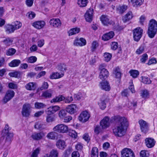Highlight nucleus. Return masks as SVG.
<instances>
[{
    "label": "nucleus",
    "mask_w": 157,
    "mask_h": 157,
    "mask_svg": "<svg viewBox=\"0 0 157 157\" xmlns=\"http://www.w3.org/2000/svg\"><path fill=\"white\" fill-rule=\"evenodd\" d=\"M115 127L113 132L116 136L121 137L124 135L126 132L128 122L127 118L120 116L114 117Z\"/></svg>",
    "instance_id": "nucleus-1"
},
{
    "label": "nucleus",
    "mask_w": 157,
    "mask_h": 157,
    "mask_svg": "<svg viewBox=\"0 0 157 157\" xmlns=\"http://www.w3.org/2000/svg\"><path fill=\"white\" fill-rule=\"evenodd\" d=\"M157 32V22L154 19L149 21L147 31L148 36L151 38H153Z\"/></svg>",
    "instance_id": "nucleus-2"
},
{
    "label": "nucleus",
    "mask_w": 157,
    "mask_h": 157,
    "mask_svg": "<svg viewBox=\"0 0 157 157\" xmlns=\"http://www.w3.org/2000/svg\"><path fill=\"white\" fill-rule=\"evenodd\" d=\"M53 130L55 132L64 133L67 132L69 131V128L67 125L63 124H60L55 126Z\"/></svg>",
    "instance_id": "nucleus-3"
},
{
    "label": "nucleus",
    "mask_w": 157,
    "mask_h": 157,
    "mask_svg": "<svg viewBox=\"0 0 157 157\" xmlns=\"http://www.w3.org/2000/svg\"><path fill=\"white\" fill-rule=\"evenodd\" d=\"M106 66L105 64H101L99 67V69L101 70L99 77L100 79H105L108 77L109 75V72L106 69L104 68Z\"/></svg>",
    "instance_id": "nucleus-4"
},
{
    "label": "nucleus",
    "mask_w": 157,
    "mask_h": 157,
    "mask_svg": "<svg viewBox=\"0 0 157 157\" xmlns=\"http://www.w3.org/2000/svg\"><path fill=\"white\" fill-rule=\"evenodd\" d=\"M143 30L140 28H137L133 31V38L135 41H138L141 38Z\"/></svg>",
    "instance_id": "nucleus-5"
},
{
    "label": "nucleus",
    "mask_w": 157,
    "mask_h": 157,
    "mask_svg": "<svg viewBox=\"0 0 157 157\" xmlns=\"http://www.w3.org/2000/svg\"><path fill=\"white\" fill-rule=\"evenodd\" d=\"M121 157H135L133 151L130 149L124 148L121 151Z\"/></svg>",
    "instance_id": "nucleus-6"
},
{
    "label": "nucleus",
    "mask_w": 157,
    "mask_h": 157,
    "mask_svg": "<svg viewBox=\"0 0 157 157\" xmlns=\"http://www.w3.org/2000/svg\"><path fill=\"white\" fill-rule=\"evenodd\" d=\"M90 117V115L89 112L84 111L82 112L79 115L78 120L80 121L85 123L89 120Z\"/></svg>",
    "instance_id": "nucleus-7"
},
{
    "label": "nucleus",
    "mask_w": 157,
    "mask_h": 157,
    "mask_svg": "<svg viewBox=\"0 0 157 157\" xmlns=\"http://www.w3.org/2000/svg\"><path fill=\"white\" fill-rule=\"evenodd\" d=\"M30 108L31 106L29 104H25L23 105L21 112L23 116L27 117L29 116L31 112Z\"/></svg>",
    "instance_id": "nucleus-8"
},
{
    "label": "nucleus",
    "mask_w": 157,
    "mask_h": 157,
    "mask_svg": "<svg viewBox=\"0 0 157 157\" xmlns=\"http://www.w3.org/2000/svg\"><path fill=\"white\" fill-rule=\"evenodd\" d=\"M50 25L55 28H59L61 27L62 23L60 20L59 18H52L49 21Z\"/></svg>",
    "instance_id": "nucleus-9"
},
{
    "label": "nucleus",
    "mask_w": 157,
    "mask_h": 157,
    "mask_svg": "<svg viewBox=\"0 0 157 157\" xmlns=\"http://www.w3.org/2000/svg\"><path fill=\"white\" fill-rule=\"evenodd\" d=\"M100 19L102 23L105 25L113 24L114 23L113 22L109 19L107 15H103L101 16Z\"/></svg>",
    "instance_id": "nucleus-10"
},
{
    "label": "nucleus",
    "mask_w": 157,
    "mask_h": 157,
    "mask_svg": "<svg viewBox=\"0 0 157 157\" xmlns=\"http://www.w3.org/2000/svg\"><path fill=\"white\" fill-rule=\"evenodd\" d=\"M144 144L147 147L151 148L155 146V141L152 138L147 137L145 139Z\"/></svg>",
    "instance_id": "nucleus-11"
},
{
    "label": "nucleus",
    "mask_w": 157,
    "mask_h": 157,
    "mask_svg": "<svg viewBox=\"0 0 157 157\" xmlns=\"http://www.w3.org/2000/svg\"><path fill=\"white\" fill-rule=\"evenodd\" d=\"M15 95V92L13 90H8L3 98V100L5 103L10 100Z\"/></svg>",
    "instance_id": "nucleus-12"
},
{
    "label": "nucleus",
    "mask_w": 157,
    "mask_h": 157,
    "mask_svg": "<svg viewBox=\"0 0 157 157\" xmlns=\"http://www.w3.org/2000/svg\"><path fill=\"white\" fill-rule=\"evenodd\" d=\"M109 118V117H105L100 121V125L103 129H106L110 125Z\"/></svg>",
    "instance_id": "nucleus-13"
},
{
    "label": "nucleus",
    "mask_w": 157,
    "mask_h": 157,
    "mask_svg": "<svg viewBox=\"0 0 157 157\" xmlns=\"http://www.w3.org/2000/svg\"><path fill=\"white\" fill-rule=\"evenodd\" d=\"M139 123L141 132L144 133H146L148 130L147 123L145 121L142 119L139 121Z\"/></svg>",
    "instance_id": "nucleus-14"
},
{
    "label": "nucleus",
    "mask_w": 157,
    "mask_h": 157,
    "mask_svg": "<svg viewBox=\"0 0 157 157\" xmlns=\"http://www.w3.org/2000/svg\"><path fill=\"white\" fill-rule=\"evenodd\" d=\"M60 107L58 105L52 106L47 108L45 111L46 114H53L59 110Z\"/></svg>",
    "instance_id": "nucleus-15"
},
{
    "label": "nucleus",
    "mask_w": 157,
    "mask_h": 157,
    "mask_svg": "<svg viewBox=\"0 0 157 157\" xmlns=\"http://www.w3.org/2000/svg\"><path fill=\"white\" fill-rule=\"evenodd\" d=\"M44 136L45 134L43 132H35L32 134L31 137L33 140L38 141L42 139Z\"/></svg>",
    "instance_id": "nucleus-16"
},
{
    "label": "nucleus",
    "mask_w": 157,
    "mask_h": 157,
    "mask_svg": "<svg viewBox=\"0 0 157 157\" xmlns=\"http://www.w3.org/2000/svg\"><path fill=\"white\" fill-rule=\"evenodd\" d=\"M77 108L75 104H71L68 105L66 108L67 112L71 114H73L76 112Z\"/></svg>",
    "instance_id": "nucleus-17"
},
{
    "label": "nucleus",
    "mask_w": 157,
    "mask_h": 157,
    "mask_svg": "<svg viewBox=\"0 0 157 157\" xmlns=\"http://www.w3.org/2000/svg\"><path fill=\"white\" fill-rule=\"evenodd\" d=\"M86 44V41L85 39L82 38L80 39L76 38L74 40V44L76 46H82Z\"/></svg>",
    "instance_id": "nucleus-18"
},
{
    "label": "nucleus",
    "mask_w": 157,
    "mask_h": 157,
    "mask_svg": "<svg viewBox=\"0 0 157 157\" xmlns=\"http://www.w3.org/2000/svg\"><path fill=\"white\" fill-rule=\"evenodd\" d=\"M93 10L89 9L86 11L85 14V17L86 21L88 22H91L92 20Z\"/></svg>",
    "instance_id": "nucleus-19"
},
{
    "label": "nucleus",
    "mask_w": 157,
    "mask_h": 157,
    "mask_svg": "<svg viewBox=\"0 0 157 157\" xmlns=\"http://www.w3.org/2000/svg\"><path fill=\"white\" fill-rule=\"evenodd\" d=\"M45 25V22L43 21H36L34 22L32 24L34 28L40 29L43 28Z\"/></svg>",
    "instance_id": "nucleus-20"
},
{
    "label": "nucleus",
    "mask_w": 157,
    "mask_h": 157,
    "mask_svg": "<svg viewBox=\"0 0 157 157\" xmlns=\"http://www.w3.org/2000/svg\"><path fill=\"white\" fill-rule=\"evenodd\" d=\"M99 86L101 89L106 91H109L110 89L109 83L106 81H102L100 82Z\"/></svg>",
    "instance_id": "nucleus-21"
},
{
    "label": "nucleus",
    "mask_w": 157,
    "mask_h": 157,
    "mask_svg": "<svg viewBox=\"0 0 157 157\" xmlns=\"http://www.w3.org/2000/svg\"><path fill=\"white\" fill-rule=\"evenodd\" d=\"M64 99V97L63 95H59L52 99L50 102L51 103L55 104L63 101Z\"/></svg>",
    "instance_id": "nucleus-22"
},
{
    "label": "nucleus",
    "mask_w": 157,
    "mask_h": 157,
    "mask_svg": "<svg viewBox=\"0 0 157 157\" xmlns=\"http://www.w3.org/2000/svg\"><path fill=\"white\" fill-rule=\"evenodd\" d=\"M114 35V33L111 31L104 34L102 37V39L104 41H107L112 38Z\"/></svg>",
    "instance_id": "nucleus-23"
},
{
    "label": "nucleus",
    "mask_w": 157,
    "mask_h": 157,
    "mask_svg": "<svg viewBox=\"0 0 157 157\" xmlns=\"http://www.w3.org/2000/svg\"><path fill=\"white\" fill-rule=\"evenodd\" d=\"M11 128H10L7 124L5 125L4 129L3 131V133L5 134V135L7 137L11 138L13 136V134L12 133L10 132Z\"/></svg>",
    "instance_id": "nucleus-24"
},
{
    "label": "nucleus",
    "mask_w": 157,
    "mask_h": 157,
    "mask_svg": "<svg viewBox=\"0 0 157 157\" xmlns=\"http://www.w3.org/2000/svg\"><path fill=\"white\" fill-rule=\"evenodd\" d=\"M56 145L57 148L60 149H64L66 146V144L65 141L60 140H59L57 141Z\"/></svg>",
    "instance_id": "nucleus-25"
},
{
    "label": "nucleus",
    "mask_w": 157,
    "mask_h": 157,
    "mask_svg": "<svg viewBox=\"0 0 157 157\" xmlns=\"http://www.w3.org/2000/svg\"><path fill=\"white\" fill-rule=\"evenodd\" d=\"M64 75V73H62L60 74L58 72H54L50 75V78L51 79H58L63 77Z\"/></svg>",
    "instance_id": "nucleus-26"
},
{
    "label": "nucleus",
    "mask_w": 157,
    "mask_h": 157,
    "mask_svg": "<svg viewBox=\"0 0 157 157\" xmlns=\"http://www.w3.org/2000/svg\"><path fill=\"white\" fill-rule=\"evenodd\" d=\"M13 38L10 37H7L2 42L3 44L6 46H9L12 45L13 44Z\"/></svg>",
    "instance_id": "nucleus-27"
},
{
    "label": "nucleus",
    "mask_w": 157,
    "mask_h": 157,
    "mask_svg": "<svg viewBox=\"0 0 157 157\" xmlns=\"http://www.w3.org/2000/svg\"><path fill=\"white\" fill-rule=\"evenodd\" d=\"M5 30L7 33L10 34L13 33L15 30V29L13 25L8 24L6 26Z\"/></svg>",
    "instance_id": "nucleus-28"
},
{
    "label": "nucleus",
    "mask_w": 157,
    "mask_h": 157,
    "mask_svg": "<svg viewBox=\"0 0 157 157\" xmlns=\"http://www.w3.org/2000/svg\"><path fill=\"white\" fill-rule=\"evenodd\" d=\"M25 88L28 90H35L36 88L35 83L30 82L26 84L25 86Z\"/></svg>",
    "instance_id": "nucleus-29"
},
{
    "label": "nucleus",
    "mask_w": 157,
    "mask_h": 157,
    "mask_svg": "<svg viewBox=\"0 0 157 157\" xmlns=\"http://www.w3.org/2000/svg\"><path fill=\"white\" fill-rule=\"evenodd\" d=\"M75 97L78 100H82L86 98V94L83 92H79L75 95Z\"/></svg>",
    "instance_id": "nucleus-30"
},
{
    "label": "nucleus",
    "mask_w": 157,
    "mask_h": 157,
    "mask_svg": "<svg viewBox=\"0 0 157 157\" xmlns=\"http://www.w3.org/2000/svg\"><path fill=\"white\" fill-rule=\"evenodd\" d=\"M80 31V29L79 28H75L71 29L68 32V35L69 36L75 35L78 33Z\"/></svg>",
    "instance_id": "nucleus-31"
},
{
    "label": "nucleus",
    "mask_w": 157,
    "mask_h": 157,
    "mask_svg": "<svg viewBox=\"0 0 157 157\" xmlns=\"http://www.w3.org/2000/svg\"><path fill=\"white\" fill-rule=\"evenodd\" d=\"M21 61L19 59H14L9 63V66L11 67L18 66L21 63Z\"/></svg>",
    "instance_id": "nucleus-32"
},
{
    "label": "nucleus",
    "mask_w": 157,
    "mask_h": 157,
    "mask_svg": "<svg viewBox=\"0 0 157 157\" xmlns=\"http://www.w3.org/2000/svg\"><path fill=\"white\" fill-rule=\"evenodd\" d=\"M113 74L115 75V77L116 78L121 79V74L120 68L117 67H116L114 70Z\"/></svg>",
    "instance_id": "nucleus-33"
},
{
    "label": "nucleus",
    "mask_w": 157,
    "mask_h": 157,
    "mask_svg": "<svg viewBox=\"0 0 157 157\" xmlns=\"http://www.w3.org/2000/svg\"><path fill=\"white\" fill-rule=\"evenodd\" d=\"M144 2V0H134L131 2L134 7H137L142 5Z\"/></svg>",
    "instance_id": "nucleus-34"
},
{
    "label": "nucleus",
    "mask_w": 157,
    "mask_h": 157,
    "mask_svg": "<svg viewBox=\"0 0 157 157\" xmlns=\"http://www.w3.org/2000/svg\"><path fill=\"white\" fill-rule=\"evenodd\" d=\"M50 90H46L42 94V96L45 98H50L52 97V93Z\"/></svg>",
    "instance_id": "nucleus-35"
},
{
    "label": "nucleus",
    "mask_w": 157,
    "mask_h": 157,
    "mask_svg": "<svg viewBox=\"0 0 157 157\" xmlns=\"http://www.w3.org/2000/svg\"><path fill=\"white\" fill-rule=\"evenodd\" d=\"M88 3V0H78L77 4L80 7H86Z\"/></svg>",
    "instance_id": "nucleus-36"
},
{
    "label": "nucleus",
    "mask_w": 157,
    "mask_h": 157,
    "mask_svg": "<svg viewBox=\"0 0 157 157\" xmlns=\"http://www.w3.org/2000/svg\"><path fill=\"white\" fill-rule=\"evenodd\" d=\"M133 17L132 13L131 11L128 12L123 18V20L124 22L131 19Z\"/></svg>",
    "instance_id": "nucleus-37"
},
{
    "label": "nucleus",
    "mask_w": 157,
    "mask_h": 157,
    "mask_svg": "<svg viewBox=\"0 0 157 157\" xmlns=\"http://www.w3.org/2000/svg\"><path fill=\"white\" fill-rule=\"evenodd\" d=\"M57 135V133L55 131L51 132L47 134L46 137L48 139L54 140L55 139Z\"/></svg>",
    "instance_id": "nucleus-38"
},
{
    "label": "nucleus",
    "mask_w": 157,
    "mask_h": 157,
    "mask_svg": "<svg viewBox=\"0 0 157 157\" xmlns=\"http://www.w3.org/2000/svg\"><path fill=\"white\" fill-rule=\"evenodd\" d=\"M91 157H98V148L96 147H93L91 150Z\"/></svg>",
    "instance_id": "nucleus-39"
},
{
    "label": "nucleus",
    "mask_w": 157,
    "mask_h": 157,
    "mask_svg": "<svg viewBox=\"0 0 157 157\" xmlns=\"http://www.w3.org/2000/svg\"><path fill=\"white\" fill-rule=\"evenodd\" d=\"M46 117V121L48 123H51L55 121V117L51 114H47Z\"/></svg>",
    "instance_id": "nucleus-40"
},
{
    "label": "nucleus",
    "mask_w": 157,
    "mask_h": 157,
    "mask_svg": "<svg viewBox=\"0 0 157 157\" xmlns=\"http://www.w3.org/2000/svg\"><path fill=\"white\" fill-rule=\"evenodd\" d=\"M130 75L134 78H136L139 75V72L136 70H131L129 71Z\"/></svg>",
    "instance_id": "nucleus-41"
},
{
    "label": "nucleus",
    "mask_w": 157,
    "mask_h": 157,
    "mask_svg": "<svg viewBox=\"0 0 157 157\" xmlns=\"http://www.w3.org/2000/svg\"><path fill=\"white\" fill-rule=\"evenodd\" d=\"M98 104L101 109L104 110L106 107V104L104 100L101 99L98 102Z\"/></svg>",
    "instance_id": "nucleus-42"
},
{
    "label": "nucleus",
    "mask_w": 157,
    "mask_h": 157,
    "mask_svg": "<svg viewBox=\"0 0 157 157\" xmlns=\"http://www.w3.org/2000/svg\"><path fill=\"white\" fill-rule=\"evenodd\" d=\"M149 92L147 90H144L141 91L140 95L142 97L144 98H147L149 96Z\"/></svg>",
    "instance_id": "nucleus-43"
},
{
    "label": "nucleus",
    "mask_w": 157,
    "mask_h": 157,
    "mask_svg": "<svg viewBox=\"0 0 157 157\" xmlns=\"http://www.w3.org/2000/svg\"><path fill=\"white\" fill-rule=\"evenodd\" d=\"M35 106L36 108L40 109L45 108L46 105L43 103L36 102L35 104Z\"/></svg>",
    "instance_id": "nucleus-44"
},
{
    "label": "nucleus",
    "mask_w": 157,
    "mask_h": 157,
    "mask_svg": "<svg viewBox=\"0 0 157 157\" xmlns=\"http://www.w3.org/2000/svg\"><path fill=\"white\" fill-rule=\"evenodd\" d=\"M104 60L108 62L111 59L112 55L109 53L105 52L104 54Z\"/></svg>",
    "instance_id": "nucleus-45"
},
{
    "label": "nucleus",
    "mask_w": 157,
    "mask_h": 157,
    "mask_svg": "<svg viewBox=\"0 0 157 157\" xmlns=\"http://www.w3.org/2000/svg\"><path fill=\"white\" fill-rule=\"evenodd\" d=\"M67 115L66 112L64 109H62L60 110L58 114L59 117L61 119H63Z\"/></svg>",
    "instance_id": "nucleus-46"
},
{
    "label": "nucleus",
    "mask_w": 157,
    "mask_h": 157,
    "mask_svg": "<svg viewBox=\"0 0 157 157\" xmlns=\"http://www.w3.org/2000/svg\"><path fill=\"white\" fill-rule=\"evenodd\" d=\"M58 68L59 70L63 72L66 71L67 67L64 63H60L58 65Z\"/></svg>",
    "instance_id": "nucleus-47"
},
{
    "label": "nucleus",
    "mask_w": 157,
    "mask_h": 157,
    "mask_svg": "<svg viewBox=\"0 0 157 157\" xmlns=\"http://www.w3.org/2000/svg\"><path fill=\"white\" fill-rule=\"evenodd\" d=\"M145 48L143 45H141L136 50V53L137 54L140 55L142 53L144 52Z\"/></svg>",
    "instance_id": "nucleus-48"
},
{
    "label": "nucleus",
    "mask_w": 157,
    "mask_h": 157,
    "mask_svg": "<svg viewBox=\"0 0 157 157\" xmlns=\"http://www.w3.org/2000/svg\"><path fill=\"white\" fill-rule=\"evenodd\" d=\"M16 52V50L13 48H10L8 49L6 52V54L7 56H12L14 55Z\"/></svg>",
    "instance_id": "nucleus-49"
},
{
    "label": "nucleus",
    "mask_w": 157,
    "mask_h": 157,
    "mask_svg": "<svg viewBox=\"0 0 157 157\" xmlns=\"http://www.w3.org/2000/svg\"><path fill=\"white\" fill-rule=\"evenodd\" d=\"M127 9V6L124 5L119 6L117 8V10L120 13H122Z\"/></svg>",
    "instance_id": "nucleus-50"
},
{
    "label": "nucleus",
    "mask_w": 157,
    "mask_h": 157,
    "mask_svg": "<svg viewBox=\"0 0 157 157\" xmlns=\"http://www.w3.org/2000/svg\"><path fill=\"white\" fill-rule=\"evenodd\" d=\"M148 59V56L147 54H144L141 56L140 61L142 63H145Z\"/></svg>",
    "instance_id": "nucleus-51"
},
{
    "label": "nucleus",
    "mask_w": 157,
    "mask_h": 157,
    "mask_svg": "<svg viewBox=\"0 0 157 157\" xmlns=\"http://www.w3.org/2000/svg\"><path fill=\"white\" fill-rule=\"evenodd\" d=\"M37 58L35 56H31L27 59V62L29 63H33L37 60Z\"/></svg>",
    "instance_id": "nucleus-52"
},
{
    "label": "nucleus",
    "mask_w": 157,
    "mask_h": 157,
    "mask_svg": "<svg viewBox=\"0 0 157 157\" xmlns=\"http://www.w3.org/2000/svg\"><path fill=\"white\" fill-rule=\"evenodd\" d=\"M58 152L56 150L53 149L50 152V154L52 157H58Z\"/></svg>",
    "instance_id": "nucleus-53"
},
{
    "label": "nucleus",
    "mask_w": 157,
    "mask_h": 157,
    "mask_svg": "<svg viewBox=\"0 0 157 157\" xmlns=\"http://www.w3.org/2000/svg\"><path fill=\"white\" fill-rule=\"evenodd\" d=\"M40 149L39 148H37L34 150L31 155V157H37L39 153Z\"/></svg>",
    "instance_id": "nucleus-54"
},
{
    "label": "nucleus",
    "mask_w": 157,
    "mask_h": 157,
    "mask_svg": "<svg viewBox=\"0 0 157 157\" xmlns=\"http://www.w3.org/2000/svg\"><path fill=\"white\" fill-rule=\"evenodd\" d=\"M143 83L146 84H150L151 83V81L149 78L147 77H143L142 79Z\"/></svg>",
    "instance_id": "nucleus-55"
},
{
    "label": "nucleus",
    "mask_w": 157,
    "mask_h": 157,
    "mask_svg": "<svg viewBox=\"0 0 157 157\" xmlns=\"http://www.w3.org/2000/svg\"><path fill=\"white\" fill-rule=\"evenodd\" d=\"M9 75L11 77L17 78L20 76V75H19V73L18 72L14 71L9 73Z\"/></svg>",
    "instance_id": "nucleus-56"
},
{
    "label": "nucleus",
    "mask_w": 157,
    "mask_h": 157,
    "mask_svg": "<svg viewBox=\"0 0 157 157\" xmlns=\"http://www.w3.org/2000/svg\"><path fill=\"white\" fill-rule=\"evenodd\" d=\"M68 132H69V135L70 136L72 137L76 138L77 136V134L76 132L73 130H71L69 129V131Z\"/></svg>",
    "instance_id": "nucleus-57"
},
{
    "label": "nucleus",
    "mask_w": 157,
    "mask_h": 157,
    "mask_svg": "<svg viewBox=\"0 0 157 157\" xmlns=\"http://www.w3.org/2000/svg\"><path fill=\"white\" fill-rule=\"evenodd\" d=\"M63 100L65 103H69L73 101V98L72 96H68L66 98L64 97Z\"/></svg>",
    "instance_id": "nucleus-58"
},
{
    "label": "nucleus",
    "mask_w": 157,
    "mask_h": 157,
    "mask_svg": "<svg viewBox=\"0 0 157 157\" xmlns=\"http://www.w3.org/2000/svg\"><path fill=\"white\" fill-rule=\"evenodd\" d=\"M13 25L15 30L20 28L22 26V24L20 21H17L15 22V24Z\"/></svg>",
    "instance_id": "nucleus-59"
},
{
    "label": "nucleus",
    "mask_w": 157,
    "mask_h": 157,
    "mask_svg": "<svg viewBox=\"0 0 157 157\" xmlns=\"http://www.w3.org/2000/svg\"><path fill=\"white\" fill-rule=\"evenodd\" d=\"M44 39L39 40L37 41V46L38 47L41 48L44 46Z\"/></svg>",
    "instance_id": "nucleus-60"
},
{
    "label": "nucleus",
    "mask_w": 157,
    "mask_h": 157,
    "mask_svg": "<svg viewBox=\"0 0 157 157\" xmlns=\"http://www.w3.org/2000/svg\"><path fill=\"white\" fill-rule=\"evenodd\" d=\"M98 46V44L96 41H94L92 44L91 47V51L92 52H94L95 51L97 48V47Z\"/></svg>",
    "instance_id": "nucleus-61"
},
{
    "label": "nucleus",
    "mask_w": 157,
    "mask_h": 157,
    "mask_svg": "<svg viewBox=\"0 0 157 157\" xmlns=\"http://www.w3.org/2000/svg\"><path fill=\"white\" fill-rule=\"evenodd\" d=\"M157 60L155 58H152L150 59H149L148 62L147 63L148 65H150L152 64H155L157 63Z\"/></svg>",
    "instance_id": "nucleus-62"
},
{
    "label": "nucleus",
    "mask_w": 157,
    "mask_h": 157,
    "mask_svg": "<svg viewBox=\"0 0 157 157\" xmlns=\"http://www.w3.org/2000/svg\"><path fill=\"white\" fill-rule=\"evenodd\" d=\"M111 49L115 50L117 49L118 48V43L117 42H113L111 44Z\"/></svg>",
    "instance_id": "nucleus-63"
},
{
    "label": "nucleus",
    "mask_w": 157,
    "mask_h": 157,
    "mask_svg": "<svg viewBox=\"0 0 157 157\" xmlns=\"http://www.w3.org/2000/svg\"><path fill=\"white\" fill-rule=\"evenodd\" d=\"M140 155L141 157H148V154L147 151L143 150L141 151Z\"/></svg>",
    "instance_id": "nucleus-64"
}]
</instances>
